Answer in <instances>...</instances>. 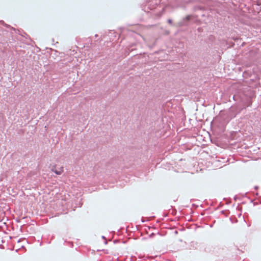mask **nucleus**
<instances>
[{
	"mask_svg": "<svg viewBox=\"0 0 261 261\" xmlns=\"http://www.w3.org/2000/svg\"><path fill=\"white\" fill-rule=\"evenodd\" d=\"M168 23H169V24H171V23H172V20H171V19H169V20H168Z\"/></svg>",
	"mask_w": 261,
	"mask_h": 261,
	"instance_id": "obj_3",
	"label": "nucleus"
},
{
	"mask_svg": "<svg viewBox=\"0 0 261 261\" xmlns=\"http://www.w3.org/2000/svg\"><path fill=\"white\" fill-rule=\"evenodd\" d=\"M56 167V166H53L51 168V171L57 175H61L64 171L63 167H61L58 169H57Z\"/></svg>",
	"mask_w": 261,
	"mask_h": 261,
	"instance_id": "obj_1",
	"label": "nucleus"
},
{
	"mask_svg": "<svg viewBox=\"0 0 261 261\" xmlns=\"http://www.w3.org/2000/svg\"><path fill=\"white\" fill-rule=\"evenodd\" d=\"M191 17H192V16H191V15H188V16H186V18H185V19H186L187 21H189V20H190L191 19Z\"/></svg>",
	"mask_w": 261,
	"mask_h": 261,
	"instance_id": "obj_2",
	"label": "nucleus"
}]
</instances>
